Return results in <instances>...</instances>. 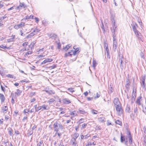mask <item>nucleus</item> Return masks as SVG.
Segmentation results:
<instances>
[{
    "instance_id": "obj_59",
    "label": "nucleus",
    "mask_w": 146,
    "mask_h": 146,
    "mask_svg": "<svg viewBox=\"0 0 146 146\" xmlns=\"http://www.w3.org/2000/svg\"><path fill=\"white\" fill-rule=\"evenodd\" d=\"M57 47L58 49H60L61 47V44L60 43L57 44Z\"/></svg>"
},
{
    "instance_id": "obj_42",
    "label": "nucleus",
    "mask_w": 146,
    "mask_h": 146,
    "mask_svg": "<svg viewBox=\"0 0 146 146\" xmlns=\"http://www.w3.org/2000/svg\"><path fill=\"white\" fill-rule=\"evenodd\" d=\"M40 30L38 29L37 28H36L35 30H34L33 31V32L35 33V34H36L37 33L39 32Z\"/></svg>"
},
{
    "instance_id": "obj_11",
    "label": "nucleus",
    "mask_w": 146,
    "mask_h": 146,
    "mask_svg": "<svg viewBox=\"0 0 146 146\" xmlns=\"http://www.w3.org/2000/svg\"><path fill=\"white\" fill-rule=\"evenodd\" d=\"M41 110L43 111L44 110H48L49 109V107L48 105L44 104L41 106Z\"/></svg>"
},
{
    "instance_id": "obj_4",
    "label": "nucleus",
    "mask_w": 146,
    "mask_h": 146,
    "mask_svg": "<svg viewBox=\"0 0 146 146\" xmlns=\"http://www.w3.org/2000/svg\"><path fill=\"white\" fill-rule=\"evenodd\" d=\"M136 88L135 86H134L133 88V91L132 94V96L131 100V102L133 103L135 101V98L136 97V92L135 90L136 91Z\"/></svg>"
},
{
    "instance_id": "obj_20",
    "label": "nucleus",
    "mask_w": 146,
    "mask_h": 146,
    "mask_svg": "<svg viewBox=\"0 0 146 146\" xmlns=\"http://www.w3.org/2000/svg\"><path fill=\"white\" fill-rule=\"evenodd\" d=\"M0 98L2 102H4L5 98L3 94H0Z\"/></svg>"
},
{
    "instance_id": "obj_47",
    "label": "nucleus",
    "mask_w": 146,
    "mask_h": 146,
    "mask_svg": "<svg viewBox=\"0 0 146 146\" xmlns=\"http://www.w3.org/2000/svg\"><path fill=\"white\" fill-rule=\"evenodd\" d=\"M28 44V42H24L22 44V45L24 47L26 46Z\"/></svg>"
},
{
    "instance_id": "obj_39",
    "label": "nucleus",
    "mask_w": 146,
    "mask_h": 146,
    "mask_svg": "<svg viewBox=\"0 0 146 146\" xmlns=\"http://www.w3.org/2000/svg\"><path fill=\"white\" fill-rule=\"evenodd\" d=\"M128 137V138L129 139V143L130 144H132V137H131V136H129V137Z\"/></svg>"
},
{
    "instance_id": "obj_6",
    "label": "nucleus",
    "mask_w": 146,
    "mask_h": 146,
    "mask_svg": "<svg viewBox=\"0 0 146 146\" xmlns=\"http://www.w3.org/2000/svg\"><path fill=\"white\" fill-rule=\"evenodd\" d=\"M119 62L120 64V68L121 69H123V65L122 64L123 61V60L124 59L123 57L121 54H119Z\"/></svg>"
},
{
    "instance_id": "obj_58",
    "label": "nucleus",
    "mask_w": 146,
    "mask_h": 146,
    "mask_svg": "<svg viewBox=\"0 0 146 146\" xmlns=\"http://www.w3.org/2000/svg\"><path fill=\"white\" fill-rule=\"evenodd\" d=\"M30 19V18H29V16L28 15L26 16L25 18H23V19L25 20H26L27 19Z\"/></svg>"
},
{
    "instance_id": "obj_56",
    "label": "nucleus",
    "mask_w": 146,
    "mask_h": 146,
    "mask_svg": "<svg viewBox=\"0 0 146 146\" xmlns=\"http://www.w3.org/2000/svg\"><path fill=\"white\" fill-rule=\"evenodd\" d=\"M111 20L113 23H115V20H114V17L112 16L111 18Z\"/></svg>"
},
{
    "instance_id": "obj_17",
    "label": "nucleus",
    "mask_w": 146,
    "mask_h": 146,
    "mask_svg": "<svg viewBox=\"0 0 146 146\" xmlns=\"http://www.w3.org/2000/svg\"><path fill=\"white\" fill-rule=\"evenodd\" d=\"M46 92L50 94H55V92L53 90H48L45 91Z\"/></svg>"
},
{
    "instance_id": "obj_29",
    "label": "nucleus",
    "mask_w": 146,
    "mask_h": 146,
    "mask_svg": "<svg viewBox=\"0 0 146 146\" xmlns=\"http://www.w3.org/2000/svg\"><path fill=\"white\" fill-rule=\"evenodd\" d=\"M21 93V90H19V89H17V92L15 93L16 96H18L20 95Z\"/></svg>"
},
{
    "instance_id": "obj_16",
    "label": "nucleus",
    "mask_w": 146,
    "mask_h": 146,
    "mask_svg": "<svg viewBox=\"0 0 146 146\" xmlns=\"http://www.w3.org/2000/svg\"><path fill=\"white\" fill-rule=\"evenodd\" d=\"M130 80L129 79H127V80L126 81V85L125 87L126 88L128 89L129 88V87L130 86Z\"/></svg>"
},
{
    "instance_id": "obj_35",
    "label": "nucleus",
    "mask_w": 146,
    "mask_h": 146,
    "mask_svg": "<svg viewBox=\"0 0 146 146\" xmlns=\"http://www.w3.org/2000/svg\"><path fill=\"white\" fill-rule=\"evenodd\" d=\"M95 145L96 144L95 143H94V142H93L92 143L90 142H88L87 145H86V146H89L90 145Z\"/></svg>"
},
{
    "instance_id": "obj_51",
    "label": "nucleus",
    "mask_w": 146,
    "mask_h": 146,
    "mask_svg": "<svg viewBox=\"0 0 146 146\" xmlns=\"http://www.w3.org/2000/svg\"><path fill=\"white\" fill-rule=\"evenodd\" d=\"M101 128L100 126H97L96 127V130H100Z\"/></svg>"
},
{
    "instance_id": "obj_18",
    "label": "nucleus",
    "mask_w": 146,
    "mask_h": 146,
    "mask_svg": "<svg viewBox=\"0 0 146 146\" xmlns=\"http://www.w3.org/2000/svg\"><path fill=\"white\" fill-rule=\"evenodd\" d=\"M15 35H12V38L7 40V41L8 42H10L14 41L15 40Z\"/></svg>"
},
{
    "instance_id": "obj_28",
    "label": "nucleus",
    "mask_w": 146,
    "mask_h": 146,
    "mask_svg": "<svg viewBox=\"0 0 146 146\" xmlns=\"http://www.w3.org/2000/svg\"><path fill=\"white\" fill-rule=\"evenodd\" d=\"M0 47L5 50L9 49V47H7L5 46H4L3 45V44H1V45H0Z\"/></svg>"
},
{
    "instance_id": "obj_19",
    "label": "nucleus",
    "mask_w": 146,
    "mask_h": 146,
    "mask_svg": "<svg viewBox=\"0 0 146 146\" xmlns=\"http://www.w3.org/2000/svg\"><path fill=\"white\" fill-rule=\"evenodd\" d=\"M8 109V108L7 106H5L3 107L2 111L4 113H6Z\"/></svg>"
},
{
    "instance_id": "obj_13",
    "label": "nucleus",
    "mask_w": 146,
    "mask_h": 146,
    "mask_svg": "<svg viewBox=\"0 0 146 146\" xmlns=\"http://www.w3.org/2000/svg\"><path fill=\"white\" fill-rule=\"evenodd\" d=\"M52 61V59H49L48 58L46 59L44 61H43L41 63V64H45L47 62H50Z\"/></svg>"
},
{
    "instance_id": "obj_44",
    "label": "nucleus",
    "mask_w": 146,
    "mask_h": 146,
    "mask_svg": "<svg viewBox=\"0 0 146 146\" xmlns=\"http://www.w3.org/2000/svg\"><path fill=\"white\" fill-rule=\"evenodd\" d=\"M40 110H41V106L37 107V108L36 109L35 111L37 112Z\"/></svg>"
},
{
    "instance_id": "obj_21",
    "label": "nucleus",
    "mask_w": 146,
    "mask_h": 146,
    "mask_svg": "<svg viewBox=\"0 0 146 146\" xmlns=\"http://www.w3.org/2000/svg\"><path fill=\"white\" fill-rule=\"evenodd\" d=\"M70 114L73 116H75L77 115V113L76 111H70Z\"/></svg>"
},
{
    "instance_id": "obj_38",
    "label": "nucleus",
    "mask_w": 146,
    "mask_h": 146,
    "mask_svg": "<svg viewBox=\"0 0 146 146\" xmlns=\"http://www.w3.org/2000/svg\"><path fill=\"white\" fill-rule=\"evenodd\" d=\"M115 123L119 125H121L122 124L121 122L118 120H117L115 121Z\"/></svg>"
},
{
    "instance_id": "obj_34",
    "label": "nucleus",
    "mask_w": 146,
    "mask_h": 146,
    "mask_svg": "<svg viewBox=\"0 0 146 146\" xmlns=\"http://www.w3.org/2000/svg\"><path fill=\"white\" fill-rule=\"evenodd\" d=\"M125 140V138L124 136L122 135V134H121V142H123V141H124Z\"/></svg>"
},
{
    "instance_id": "obj_62",
    "label": "nucleus",
    "mask_w": 146,
    "mask_h": 146,
    "mask_svg": "<svg viewBox=\"0 0 146 146\" xmlns=\"http://www.w3.org/2000/svg\"><path fill=\"white\" fill-rule=\"evenodd\" d=\"M15 133L16 134V135H17L19 134V131L17 130L15 131Z\"/></svg>"
},
{
    "instance_id": "obj_41",
    "label": "nucleus",
    "mask_w": 146,
    "mask_h": 146,
    "mask_svg": "<svg viewBox=\"0 0 146 146\" xmlns=\"http://www.w3.org/2000/svg\"><path fill=\"white\" fill-rule=\"evenodd\" d=\"M92 64L93 67H94V68H95L97 65V63L96 61H93Z\"/></svg>"
},
{
    "instance_id": "obj_24",
    "label": "nucleus",
    "mask_w": 146,
    "mask_h": 146,
    "mask_svg": "<svg viewBox=\"0 0 146 146\" xmlns=\"http://www.w3.org/2000/svg\"><path fill=\"white\" fill-rule=\"evenodd\" d=\"M8 133H9V135L10 136H13V130L11 128H9L8 129Z\"/></svg>"
},
{
    "instance_id": "obj_1",
    "label": "nucleus",
    "mask_w": 146,
    "mask_h": 146,
    "mask_svg": "<svg viewBox=\"0 0 146 146\" xmlns=\"http://www.w3.org/2000/svg\"><path fill=\"white\" fill-rule=\"evenodd\" d=\"M113 102L118 115H121L122 113L123 110L121 108V104L118 98H115L113 100Z\"/></svg>"
},
{
    "instance_id": "obj_32",
    "label": "nucleus",
    "mask_w": 146,
    "mask_h": 146,
    "mask_svg": "<svg viewBox=\"0 0 146 146\" xmlns=\"http://www.w3.org/2000/svg\"><path fill=\"white\" fill-rule=\"evenodd\" d=\"M79 134L78 133H75L73 135V136L72 137H74L75 139H76L79 136Z\"/></svg>"
},
{
    "instance_id": "obj_5",
    "label": "nucleus",
    "mask_w": 146,
    "mask_h": 146,
    "mask_svg": "<svg viewBox=\"0 0 146 146\" xmlns=\"http://www.w3.org/2000/svg\"><path fill=\"white\" fill-rule=\"evenodd\" d=\"M104 48L105 49V54H106L108 58H110V56L109 55V50L108 48V46L107 44L105 43L104 44Z\"/></svg>"
},
{
    "instance_id": "obj_30",
    "label": "nucleus",
    "mask_w": 146,
    "mask_h": 146,
    "mask_svg": "<svg viewBox=\"0 0 146 146\" xmlns=\"http://www.w3.org/2000/svg\"><path fill=\"white\" fill-rule=\"evenodd\" d=\"M23 7L24 8H25L26 7V6L25 5V4L24 3H20V5H19V6L17 7L18 9H19V7Z\"/></svg>"
},
{
    "instance_id": "obj_37",
    "label": "nucleus",
    "mask_w": 146,
    "mask_h": 146,
    "mask_svg": "<svg viewBox=\"0 0 146 146\" xmlns=\"http://www.w3.org/2000/svg\"><path fill=\"white\" fill-rule=\"evenodd\" d=\"M70 44L66 45L65 47L63 48L64 50H65L66 51L68 50L70 48Z\"/></svg>"
},
{
    "instance_id": "obj_10",
    "label": "nucleus",
    "mask_w": 146,
    "mask_h": 146,
    "mask_svg": "<svg viewBox=\"0 0 146 146\" xmlns=\"http://www.w3.org/2000/svg\"><path fill=\"white\" fill-rule=\"evenodd\" d=\"M113 48L114 51H115L116 50V49L117 48V42L116 40V38L115 37L114 35H113Z\"/></svg>"
},
{
    "instance_id": "obj_25",
    "label": "nucleus",
    "mask_w": 146,
    "mask_h": 146,
    "mask_svg": "<svg viewBox=\"0 0 146 146\" xmlns=\"http://www.w3.org/2000/svg\"><path fill=\"white\" fill-rule=\"evenodd\" d=\"M126 111L127 113H129L131 112L130 106L127 105L126 108Z\"/></svg>"
},
{
    "instance_id": "obj_46",
    "label": "nucleus",
    "mask_w": 146,
    "mask_h": 146,
    "mask_svg": "<svg viewBox=\"0 0 146 146\" xmlns=\"http://www.w3.org/2000/svg\"><path fill=\"white\" fill-rule=\"evenodd\" d=\"M4 27V25L3 24V22L2 21H0V27L3 28Z\"/></svg>"
},
{
    "instance_id": "obj_64",
    "label": "nucleus",
    "mask_w": 146,
    "mask_h": 146,
    "mask_svg": "<svg viewBox=\"0 0 146 146\" xmlns=\"http://www.w3.org/2000/svg\"><path fill=\"white\" fill-rule=\"evenodd\" d=\"M143 111L144 113L146 112V108L145 107L143 108Z\"/></svg>"
},
{
    "instance_id": "obj_14",
    "label": "nucleus",
    "mask_w": 146,
    "mask_h": 146,
    "mask_svg": "<svg viewBox=\"0 0 146 146\" xmlns=\"http://www.w3.org/2000/svg\"><path fill=\"white\" fill-rule=\"evenodd\" d=\"M138 26L137 24L136 23L133 24L132 28V29L134 32H135L136 31H138L137 30V28L138 27Z\"/></svg>"
},
{
    "instance_id": "obj_49",
    "label": "nucleus",
    "mask_w": 146,
    "mask_h": 146,
    "mask_svg": "<svg viewBox=\"0 0 146 146\" xmlns=\"http://www.w3.org/2000/svg\"><path fill=\"white\" fill-rule=\"evenodd\" d=\"M90 136V134H87L86 135H84V139H87L88 138V137H89Z\"/></svg>"
},
{
    "instance_id": "obj_57",
    "label": "nucleus",
    "mask_w": 146,
    "mask_h": 146,
    "mask_svg": "<svg viewBox=\"0 0 146 146\" xmlns=\"http://www.w3.org/2000/svg\"><path fill=\"white\" fill-rule=\"evenodd\" d=\"M35 94V92H31V93L30 94V96H34Z\"/></svg>"
},
{
    "instance_id": "obj_61",
    "label": "nucleus",
    "mask_w": 146,
    "mask_h": 146,
    "mask_svg": "<svg viewBox=\"0 0 146 146\" xmlns=\"http://www.w3.org/2000/svg\"><path fill=\"white\" fill-rule=\"evenodd\" d=\"M86 124L85 123H84V124H83L82 125V128H85L86 127Z\"/></svg>"
},
{
    "instance_id": "obj_43",
    "label": "nucleus",
    "mask_w": 146,
    "mask_h": 146,
    "mask_svg": "<svg viewBox=\"0 0 146 146\" xmlns=\"http://www.w3.org/2000/svg\"><path fill=\"white\" fill-rule=\"evenodd\" d=\"M31 53H32L31 51H28L25 54V56H28V55L31 54Z\"/></svg>"
},
{
    "instance_id": "obj_31",
    "label": "nucleus",
    "mask_w": 146,
    "mask_h": 146,
    "mask_svg": "<svg viewBox=\"0 0 146 146\" xmlns=\"http://www.w3.org/2000/svg\"><path fill=\"white\" fill-rule=\"evenodd\" d=\"M35 34L34 33H31L27 36V37L28 38H31V37L33 36Z\"/></svg>"
},
{
    "instance_id": "obj_33",
    "label": "nucleus",
    "mask_w": 146,
    "mask_h": 146,
    "mask_svg": "<svg viewBox=\"0 0 146 146\" xmlns=\"http://www.w3.org/2000/svg\"><path fill=\"white\" fill-rule=\"evenodd\" d=\"M42 144H43V145H44V144L43 143V141L41 140L40 141L39 143H37V146H41Z\"/></svg>"
},
{
    "instance_id": "obj_12",
    "label": "nucleus",
    "mask_w": 146,
    "mask_h": 146,
    "mask_svg": "<svg viewBox=\"0 0 146 146\" xmlns=\"http://www.w3.org/2000/svg\"><path fill=\"white\" fill-rule=\"evenodd\" d=\"M63 102L65 104H68L71 103L70 101L68 99L64 98L62 100Z\"/></svg>"
},
{
    "instance_id": "obj_7",
    "label": "nucleus",
    "mask_w": 146,
    "mask_h": 146,
    "mask_svg": "<svg viewBox=\"0 0 146 146\" xmlns=\"http://www.w3.org/2000/svg\"><path fill=\"white\" fill-rule=\"evenodd\" d=\"M136 36L137 37V38L139 40L142 42H143V40L142 38V36L141 33L139 31H138L134 32Z\"/></svg>"
},
{
    "instance_id": "obj_55",
    "label": "nucleus",
    "mask_w": 146,
    "mask_h": 146,
    "mask_svg": "<svg viewBox=\"0 0 146 146\" xmlns=\"http://www.w3.org/2000/svg\"><path fill=\"white\" fill-rule=\"evenodd\" d=\"M136 102L138 104H139L140 105L141 104L140 101L139 99L138 98L137 99Z\"/></svg>"
},
{
    "instance_id": "obj_3",
    "label": "nucleus",
    "mask_w": 146,
    "mask_h": 146,
    "mask_svg": "<svg viewBox=\"0 0 146 146\" xmlns=\"http://www.w3.org/2000/svg\"><path fill=\"white\" fill-rule=\"evenodd\" d=\"M79 52L80 51H79V50H77V49L75 50H71L70 51L65 54V57H66L68 56L72 55L75 56V54L79 53Z\"/></svg>"
},
{
    "instance_id": "obj_23",
    "label": "nucleus",
    "mask_w": 146,
    "mask_h": 146,
    "mask_svg": "<svg viewBox=\"0 0 146 146\" xmlns=\"http://www.w3.org/2000/svg\"><path fill=\"white\" fill-rule=\"evenodd\" d=\"M55 101V100L54 98H50L48 101V103H49V104H50Z\"/></svg>"
},
{
    "instance_id": "obj_9",
    "label": "nucleus",
    "mask_w": 146,
    "mask_h": 146,
    "mask_svg": "<svg viewBox=\"0 0 146 146\" xmlns=\"http://www.w3.org/2000/svg\"><path fill=\"white\" fill-rule=\"evenodd\" d=\"M70 144L73 146H76L77 144L76 139H75L74 137H72L70 141Z\"/></svg>"
},
{
    "instance_id": "obj_63",
    "label": "nucleus",
    "mask_w": 146,
    "mask_h": 146,
    "mask_svg": "<svg viewBox=\"0 0 146 146\" xmlns=\"http://www.w3.org/2000/svg\"><path fill=\"white\" fill-rule=\"evenodd\" d=\"M144 142L145 145L146 146V138H145L144 139Z\"/></svg>"
},
{
    "instance_id": "obj_2",
    "label": "nucleus",
    "mask_w": 146,
    "mask_h": 146,
    "mask_svg": "<svg viewBox=\"0 0 146 146\" xmlns=\"http://www.w3.org/2000/svg\"><path fill=\"white\" fill-rule=\"evenodd\" d=\"M54 130L57 132H58L59 129L62 130L63 129V126L61 123H58L57 121H56L53 125Z\"/></svg>"
},
{
    "instance_id": "obj_50",
    "label": "nucleus",
    "mask_w": 146,
    "mask_h": 146,
    "mask_svg": "<svg viewBox=\"0 0 146 146\" xmlns=\"http://www.w3.org/2000/svg\"><path fill=\"white\" fill-rule=\"evenodd\" d=\"M140 55L141 58H142L143 59L144 58V54L142 52H141L140 53Z\"/></svg>"
},
{
    "instance_id": "obj_15",
    "label": "nucleus",
    "mask_w": 146,
    "mask_h": 146,
    "mask_svg": "<svg viewBox=\"0 0 146 146\" xmlns=\"http://www.w3.org/2000/svg\"><path fill=\"white\" fill-rule=\"evenodd\" d=\"M134 114L133 115V114H132V115H133V117H136L137 116L138 113L137 108V107L135 108L134 110Z\"/></svg>"
},
{
    "instance_id": "obj_27",
    "label": "nucleus",
    "mask_w": 146,
    "mask_h": 146,
    "mask_svg": "<svg viewBox=\"0 0 146 146\" xmlns=\"http://www.w3.org/2000/svg\"><path fill=\"white\" fill-rule=\"evenodd\" d=\"M111 84H110L108 87L109 89V90L110 91L111 93L113 92V89L112 88V86Z\"/></svg>"
},
{
    "instance_id": "obj_60",
    "label": "nucleus",
    "mask_w": 146,
    "mask_h": 146,
    "mask_svg": "<svg viewBox=\"0 0 146 146\" xmlns=\"http://www.w3.org/2000/svg\"><path fill=\"white\" fill-rule=\"evenodd\" d=\"M18 112L19 111L17 110H16L14 111V113L15 114V116L17 115Z\"/></svg>"
},
{
    "instance_id": "obj_36",
    "label": "nucleus",
    "mask_w": 146,
    "mask_h": 146,
    "mask_svg": "<svg viewBox=\"0 0 146 146\" xmlns=\"http://www.w3.org/2000/svg\"><path fill=\"white\" fill-rule=\"evenodd\" d=\"M91 112L93 114H97L98 113L97 111L93 109L92 110Z\"/></svg>"
},
{
    "instance_id": "obj_54",
    "label": "nucleus",
    "mask_w": 146,
    "mask_h": 146,
    "mask_svg": "<svg viewBox=\"0 0 146 146\" xmlns=\"http://www.w3.org/2000/svg\"><path fill=\"white\" fill-rule=\"evenodd\" d=\"M55 134H57L58 137H59V138H60V136H61V133H58V132H57L56 131V133Z\"/></svg>"
},
{
    "instance_id": "obj_22",
    "label": "nucleus",
    "mask_w": 146,
    "mask_h": 146,
    "mask_svg": "<svg viewBox=\"0 0 146 146\" xmlns=\"http://www.w3.org/2000/svg\"><path fill=\"white\" fill-rule=\"evenodd\" d=\"M98 119L100 122H103L105 121V118L103 117L98 118Z\"/></svg>"
},
{
    "instance_id": "obj_8",
    "label": "nucleus",
    "mask_w": 146,
    "mask_h": 146,
    "mask_svg": "<svg viewBox=\"0 0 146 146\" xmlns=\"http://www.w3.org/2000/svg\"><path fill=\"white\" fill-rule=\"evenodd\" d=\"M25 25V23L22 22L20 24L15 25L14 27L15 29H18L22 27L23 26Z\"/></svg>"
},
{
    "instance_id": "obj_40",
    "label": "nucleus",
    "mask_w": 146,
    "mask_h": 146,
    "mask_svg": "<svg viewBox=\"0 0 146 146\" xmlns=\"http://www.w3.org/2000/svg\"><path fill=\"white\" fill-rule=\"evenodd\" d=\"M33 131L32 130L30 131L27 133V135L28 137H29L33 133Z\"/></svg>"
},
{
    "instance_id": "obj_26",
    "label": "nucleus",
    "mask_w": 146,
    "mask_h": 146,
    "mask_svg": "<svg viewBox=\"0 0 146 146\" xmlns=\"http://www.w3.org/2000/svg\"><path fill=\"white\" fill-rule=\"evenodd\" d=\"M79 111L82 114H84L86 113L85 111L81 108H79Z\"/></svg>"
},
{
    "instance_id": "obj_53",
    "label": "nucleus",
    "mask_w": 146,
    "mask_h": 146,
    "mask_svg": "<svg viewBox=\"0 0 146 146\" xmlns=\"http://www.w3.org/2000/svg\"><path fill=\"white\" fill-rule=\"evenodd\" d=\"M29 112V109H25L24 110L23 112L25 113H27Z\"/></svg>"
},
{
    "instance_id": "obj_52",
    "label": "nucleus",
    "mask_w": 146,
    "mask_h": 146,
    "mask_svg": "<svg viewBox=\"0 0 146 146\" xmlns=\"http://www.w3.org/2000/svg\"><path fill=\"white\" fill-rule=\"evenodd\" d=\"M1 90L4 92H5L6 90L5 88L3 87L1 85Z\"/></svg>"
},
{
    "instance_id": "obj_45",
    "label": "nucleus",
    "mask_w": 146,
    "mask_h": 146,
    "mask_svg": "<svg viewBox=\"0 0 146 146\" xmlns=\"http://www.w3.org/2000/svg\"><path fill=\"white\" fill-rule=\"evenodd\" d=\"M145 81L144 80H142V84H141V86L143 88H144L145 85Z\"/></svg>"
},
{
    "instance_id": "obj_48",
    "label": "nucleus",
    "mask_w": 146,
    "mask_h": 146,
    "mask_svg": "<svg viewBox=\"0 0 146 146\" xmlns=\"http://www.w3.org/2000/svg\"><path fill=\"white\" fill-rule=\"evenodd\" d=\"M68 89V91H70V92H74V90L73 88H69Z\"/></svg>"
}]
</instances>
